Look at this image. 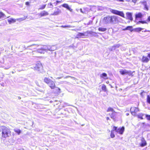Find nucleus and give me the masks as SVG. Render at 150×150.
<instances>
[{"mask_svg": "<svg viewBox=\"0 0 150 150\" xmlns=\"http://www.w3.org/2000/svg\"><path fill=\"white\" fill-rule=\"evenodd\" d=\"M118 16L115 15H108L104 17L103 22L106 25L116 24L118 22Z\"/></svg>", "mask_w": 150, "mask_h": 150, "instance_id": "nucleus-1", "label": "nucleus"}, {"mask_svg": "<svg viewBox=\"0 0 150 150\" xmlns=\"http://www.w3.org/2000/svg\"><path fill=\"white\" fill-rule=\"evenodd\" d=\"M56 49V48L54 46L45 45H43L40 48L38 49L37 50V52L38 53L44 54L45 52H48V51H53L55 50Z\"/></svg>", "mask_w": 150, "mask_h": 150, "instance_id": "nucleus-2", "label": "nucleus"}, {"mask_svg": "<svg viewBox=\"0 0 150 150\" xmlns=\"http://www.w3.org/2000/svg\"><path fill=\"white\" fill-rule=\"evenodd\" d=\"M0 134H1L2 137L6 138L11 135V131L7 127L2 126L0 127Z\"/></svg>", "mask_w": 150, "mask_h": 150, "instance_id": "nucleus-3", "label": "nucleus"}, {"mask_svg": "<svg viewBox=\"0 0 150 150\" xmlns=\"http://www.w3.org/2000/svg\"><path fill=\"white\" fill-rule=\"evenodd\" d=\"M125 130V128L124 127H120L118 128H117V127L114 126L112 129L111 131L110 137L112 138H113L115 137V135L114 134V131H115L116 132L120 134H123Z\"/></svg>", "mask_w": 150, "mask_h": 150, "instance_id": "nucleus-4", "label": "nucleus"}, {"mask_svg": "<svg viewBox=\"0 0 150 150\" xmlns=\"http://www.w3.org/2000/svg\"><path fill=\"white\" fill-rule=\"evenodd\" d=\"M44 81L48 84L50 88L52 89L55 87L54 82L47 77H45L43 79Z\"/></svg>", "mask_w": 150, "mask_h": 150, "instance_id": "nucleus-5", "label": "nucleus"}, {"mask_svg": "<svg viewBox=\"0 0 150 150\" xmlns=\"http://www.w3.org/2000/svg\"><path fill=\"white\" fill-rule=\"evenodd\" d=\"M110 12L113 14L120 16L122 17L125 18L124 14L122 11H120L114 9H111Z\"/></svg>", "mask_w": 150, "mask_h": 150, "instance_id": "nucleus-6", "label": "nucleus"}, {"mask_svg": "<svg viewBox=\"0 0 150 150\" xmlns=\"http://www.w3.org/2000/svg\"><path fill=\"white\" fill-rule=\"evenodd\" d=\"M34 69L38 71L41 72L42 70V67L40 63H38L34 65Z\"/></svg>", "mask_w": 150, "mask_h": 150, "instance_id": "nucleus-7", "label": "nucleus"}, {"mask_svg": "<svg viewBox=\"0 0 150 150\" xmlns=\"http://www.w3.org/2000/svg\"><path fill=\"white\" fill-rule=\"evenodd\" d=\"M120 73L122 75H128L129 76L132 75V72L130 71H127L126 69H121L120 71Z\"/></svg>", "mask_w": 150, "mask_h": 150, "instance_id": "nucleus-8", "label": "nucleus"}, {"mask_svg": "<svg viewBox=\"0 0 150 150\" xmlns=\"http://www.w3.org/2000/svg\"><path fill=\"white\" fill-rule=\"evenodd\" d=\"M110 114L111 118L113 120H115L116 118L118 117V116L121 115L120 112H116L115 111L112 112V113Z\"/></svg>", "mask_w": 150, "mask_h": 150, "instance_id": "nucleus-9", "label": "nucleus"}, {"mask_svg": "<svg viewBox=\"0 0 150 150\" xmlns=\"http://www.w3.org/2000/svg\"><path fill=\"white\" fill-rule=\"evenodd\" d=\"M130 111L132 115H135L139 111V109L138 108L135 107H132L130 109Z\"/></svg>", "mask_w": 150, "mask_h": 150, "instance_id": "nucleus-10", "label": "nucleus"}, {"mask_svg": "<svg viewBox=\"0 0 150 150\" xmlns=\"http://www.w3.org/2000/svg\"><path fill=\"white\" fill-rule=\"evenodd\" d=\"M61 13V11L60 9L58 8H56V10L54 11L53 13L51 14V15L54 16L57 15L60 13Z\"/></svg>", "mask_w": 150, "mask_h": 150, "instance_id": "nucleus-11", "label": "nucleus"}, {"mask_svg": "<svg viewBox=\"0 0 150 150\" xmlns=\"http://www.w3.org/2000/svg\"><path fill=\"white\" fill-rule=\"evenodd\" d=\"M126 15L127 19L131 21L133 20V18L132 17V13L127 12L126 13Z\"/></svg>", "mask_w": 150, "mask_h": 150, "instance_id": "nucleus-12", "label": "nucleus"}, {"mask_svg": "<svg viewBox=\"0 0 150 150\" xmlns=\"http://www.w3.org/2000/svg\"><path fill=\"white\" fill-rule=\"evenodd\" d=\"M49 14V13L47 12L44 11L41 12L39 13V15L40 16V17L46 16Z\"/></svg>", "mask_w": 150, "mask_h": 150, "instance_id": "nucleus-13", "label": "nucleus"}, {"mask_svg": "<svg viewBox=\"0 0 150 150\" xmlns=\"http://www.w3.org/2000/svg\"><path fill=\"white\" fill-rule=\"evenodd\" d=\"M86 36L85 34L83 33H79L77 35L76 38H83Z\"/></svg>", "mask_w": 150, "mask_h": 150, "instance_id": "nucleus-14", "label": "nucleus"}, {"mask_svg": "<svg viewBox=\"0 0 150 150\" xmlns=\"http://www.w3.org/2000/svg\"><path fill=\"white\" fill-rule=\"evenodd\" d=\"M7 21L9 23L11 24L12 23H13L16 22V20L13 18H9L7 20Z\"/></svg>", "mask_w": 150, "mask_h": 150, "instance_id": "nucleus-15", "label": "nucleus"}, {"mask_svg": "<svg viewBox=\"0 0 150 150\" xmlns=\"http://www.w3.org/2000/svg\"><path fill=\"white\" fill-rule=\"evenodd\" d=\"M62 6L63 7L66 8L70 11H71L72 10L69 6L67 4H62Z\"/></svg>", "mask_w": 150, "mask_h": 150, "instance_id": "nucleus-16", "label": "nucleus"}, {"mask_svg": "<svg viewBox=\"0 0 150 150\" xmlns=\"http://www.w3.org/2000/svg\"><path fill=\"white\" fill-rule=\"evenodd\" d=\"M142 61L144 62L147 63L149 61V59L147 57L143 56Z\"/></svg>", "mask_w": 150, "mask_h": 150, "instance_id": "nucleus-17", "label": "nucleus"}, {"mask_svg": "<svg viewBox=\"0 0 150 150\" xmlns=\"http://www.w3.org/2000/svg\"><path fill=\"white\" fill-rule=\"evenodd\" d=\"M142 143L141 144V146L142 147L144 146H146V141L143 138H142L141 139Z\"/></svg>", "mask_w": 150, "mask_h": 150, "instance_id": "nucleus-18", "label": "nucleus"}, {"mask_svg": "<svg viewBox=\"0 0 150 150\" xmlns=\"http://www.w3.org/2000/svg\"><path fill=\"white\" fill-rule=\"evenodd\" d=\"M142 16L143 15L141 13H139L135 14L136 19H137L138 18H142Z\"/></svg>", "mask_w": 150, "mask_h": 150, "instance_id": "nucleus-19", "label": "nucleus"}, {"mask_svg": "<svg viewBox=\"0 0 150 150\" xmlns=\"http://www.w3.org/2000/svg\"><path fill=\"white\" fill-rule=\"evenodd\" d=\"M143 28H135L133 29V31L134 32H139L141 31Z\"/></svg>", "mask_w": 150, "mask_h": 150, "instance_id": "nucleus-20", "label": "nucleus"}, {"mask_svg": "<svg viewBox=\"0 0 150 150\" xmlns=\"http://www.w3.org/2000/svg\"><path fill=\"white\" fill-rule=\"evenodd\" d=\"M132 26H127L125 29H123V30H128L132 32L133 30L132 29Z\"/></svg>", "mask_w": 150, "mask_h": 150, "instance_id": "nucleus-21", "label": "nucleus"}, {"mask_svg": "<svg viewBox=\"0 0 150 150\" xmlns=\"http://www.w3.org/2000/svg\"><path fill=\"white\" fill-rule=\"evenodd\" d=\"M54 89H55V92L56 93H60V92H61L60 89V88H59L57 87H56V86H55V87L54 88Z\"/></svg>", "mask_w": 150, "mask_h": 150, "instance_id": "nucleus-22", "label": "nucleus"}, {"mask_svg": "<svg viewBox=\"0 0 150 150\" xmlns=\"http://www.w3.org/2000/svg\"><path fill=\"white\" fill-rule=\"evenodd\" d=\"M106 28H105L100 27L98 28V30L99 31L104 32L106 30Z\"/></svg>", "mask_w": 150, "mask_h": 150, "instance_id": "nucleus-23", "label": "nucleus"}, {"mask_svg": "<svg viewBox=\"0 0 150 150\" xmlns=\"http://www.w3.org/2000/svg\"><path fill=\"white\" fill-rule=\"evenodd\" d=\"M13 130L15 132L18 133V134H19L21 133V130L19 129L16 128L14 129Z\"/></svg>", "mask_w": 150, "mask_h": 150, "instance_id": "nucleus-24", "label": "nucleus"}, {"mask_svg": "<svg viewBox=\"0 0 150 150\" xmlns=\"http://www.w3.org/2000/svg\"><path fill=\"white\" fill-rule=\"evenodd\" d=\"M101 89L103 91L105 92H106L107 91L106 86L104 84H103L102 85L101 87Z\"/></svg>", "mask_w": 150, "mask_h": 150, "instance_id": "nucleus-25", "label": "nucleus"}, {"mask_svg": "<svg viewBox=\"0 0 150 150\" xmlns=\"http://www.w3.org/2000/svg\"><path fill=\"white\" fill-rule=\"evenodd\" d=\"M120 45L119 44H118L115 45L114 46H113L112 47V50H115L116 48H118L120 46Z\"/></svg>", "mask_w": 150, "mask_h": 150, "instance_id": "nucleus-26", "label": "nucleus"}, {"mask_svg": "<svg viewBox=\"0 0 150 150\" xmlns=\"http://www.w3.org/2000/svg\"><path fill=\"white\" fill-rule=\"evenodd\" d=\"M62 28H70V27H74V26H71L70 25H62L61 26Z\"/></svg>", "mask_w": 150, "mask_h": 150, "instance_id": "nucleus-27", "label": "nucleus"}, {"mask_svg": "<svg viewBox=\"0 0 150 150\" xmlns=\"http://www.w3.org/2000/svg\"><path fill=\"white\" fill-rule=\"evenodd\" d=\"M107 112H114L115 111L111 107H109L108 108V110H107Z\"/></svg>", "mask_w": 150, "mask_h": 150, "instance_id": "nucleus-28", "label": "nucleus"}, {"mask_svg": "<svg viewBox=\"0 0 150 150\" xmlns=\"http://www.w3.org/2000/svg\"><path fill=\"white\" fill-rule=\"evenodd\" d=\"M140 23L142 24L146 23H147L145 21H139L137 23V24H139Z\"/></svg>", "mask_w": 150, "mask_h": 150, "instance_id": "nucleus-29", "label": "nucleus"}, {"mask_svg": "<svg viewBox=\"0 0 150 150\" xmlns=\"http://www.w3.org/2000/svg\"><path fill=\"white\" fill-rule=\"evenodd\" d=\"M25 18H17L16 19V21H19V22H21L22 21H23L25 19Z\"/></svg>", "mask_w": 150, "mask_h": 150, "instance_id": "nucleus-30", "label": "nucleus"}, {"mask_svg": "<svg viewBox=\"0 0 150 150\" xmlns=\"http://www.w3.org/2000/svg\"><path fill=\"white\" fill-rule=\"evenodd\" d=\"M100 76L102 78H104L107 76V74L106 73H104L101 74Z\"/></svg>", "mask_w": 150, "mask_h": 150, "instance_id": "nucleus-31", "label": "nucleus"}, {"mask_svg": "<svg viewBox=\"0 0 150 150\" xmlns=\"http://www.w3.org/2000/svg\"><path fill=\"white\" fill-rule=\"evenodd\" d=\"M147 102L150 104V96L149 95H148L147 97Z\"/></svg>", "mask_w": 150, "mask_h": 150, "instance_id": "nucleus-32", "label": "nucleus"}, {"mask_svg": "<svg viewBox=\"0 0 150 150\" xmlns=\"http://www.w3.org/2000/svg\"><path fill=\"white\" fill-rule=\"evenodd\" d=\"M143 116V114L142 113L139 114L138 115V117L139 118H141V119H143L142 116Z\"/></svg>", "mask_w": 150, "mask_h": 150, "instance_id": "nucleus-33", "label": "nucleus"}, {"mask_svg": "<svg viewBox=\"0 0 150 150\" xmlns=\"http://www.w3.org/2000/svg\"><path fill=\"white\" fill-rule=\"evenodd\" d=\"M4 16V14L2 12H0V18L3 17Z\"/></svg>", "mask_w": 150, "mask_h": 150, "instance_id": "nucleus-34", "label": "nucleus"}, {"mask_svg": "<svg viewBox=\"0 0 150 150\" xmlns=\"http://www.w3.org/2000/svg\"><path fill=\"white\" fill-rule=\"evenodd\" d=\"M46 6V5H44L41 6V7L39 8L40 9H43L45 8Z\"/></svg>", "mask_w": 150, "mask_h": 150, "instance_id": "nucleus-35", "label": "nucleus"}, {"mask_svg": "<svg viewBox=\"0 0 150 150\" xmlns=\"http://www.w3.org/2000/svg\"><path fill=\"white\" fill-rule=\"evenodd\" d=\"M146 117L147 118V119L148 120H150V115H146Z\"/></svg>", "mask_w": 150, "mask_h": 150, "instance_id": "nucleus-36", "label": "nucleus"}, {"mask_svg": "<svg viewBox=\"0 0 150 150\" xmlns=\"http://www.w3.org/2000/svg\"><path fill=\"white\" fill-rule=\"evenodd\" d=\"M11 67V66L10 65L8 66L7 67H4V68L5 69H9Z\"/></svg>", "mask_w": 150, "mask_h": 150, "instance_id": "nucleus-37", "label": "nucleus"}, {"mask_svg": "<svg viewBox=\"0 0 150 150\" xmlns=\"http://www.w3.org/2000/svg\"><path fill=\"white\" fill-rule=\"evenodd\" d=\"M48 5L51 6H50L49 7L50 8H52L53 6V5H52V3H49L48 4Z\"/></svg>", "mask_w": 150, "mask_h": 150, "instance_id": "nucleus-38", "label": "nucleus"}, {"mask_svg": "<svg viewBox=\"0 0 150 150\" xmlns=\"http://www.w3.org/2000/svg\"><path fill=\"white\" fill-rule=\"evenodd\" d=\"M37 51H33L32 52V53L33 54V55L35 53H37Z\"/></svg>", "mask_w": 150, "mask_h": 150, "instance_id": "nucleus-39", "label": "nucleus"}, {"mask_svg": "<svg viewBox=\"0 0 150 150\" xmlns=\"http://www.w3.org/2000/svg\"><path fill=\"white\" fill-rule=\"evenodd\" d=\"M36 45H37L33 44L29 46V47H32V46H36Z\"/></svg>", "mask_w": 150, "mask_h": 150, "instance_id": "nucleus-40", "label": "nucleus"}, {"mask_svg": "<svg viewBox=\"0 0 150 150\" xmlns=\"http://www.w3.org/2000/svg\"><path fill=\"white\" fill-rule=\"evenodd\" d=\"M25 4L26 5H29V2H27L25 3Z\"/></svg>", "mask_w": 150, "mask_h": 150, "instance_id": "nucleus-41", "label": "nucleus"}, {"mask_svg": "<svg viewBox=\"0 0 150 150\" xmlns=\"http://www.w3.org/2000/svg\"><path fill=\"white\" fill-rule=\"evenodd\" d=\"M60 2H61V1H56V3H56V5H57V4L58 3H60Z\"/></svg>", "mask_w": 150, "mask_h": 150, "instance_id": "nucleus-42", "label": "nucleus"}, {"mask_svg": "<svg viewBox=\"0 0 150 150\" xmlns=\"http://www.w3.org/2000/svg\"><path fill=\"white\" fill-rule=\"evenodd\" d=\"M148 20L149 21H150V16L148 17Z\"/></svg>", "mask_w": 150, "mask_h": 150, "instance_id": "nucleus-43", "label": "nucleus"}, {"mask_svg": "<svg viewBox=\"0 0 150 150\" xmlns=\"http://www.w3.org/2000/svg\"><path fill=\"white\" fill-rule=\"evenodd\" d=\"M147 57H149L150 59V53H149L148 54Z\"/></svg>", "mask_w": 150, "mask_h": 150, "instance_id": "nucleus-44", "label": "nucleus"}, {"mask_svg": "<svg viewBox=\"0 0 150 150\" xmlns=\"http://www.w3.org/2000/svg\"><path fill=\"white\" fill-rule=\"evenodd\" d=\"M117 1H121V2H123L124 0H117Z\"/></svg>", "mask_w": 150, "mask_h": 150, "instance_id": "nucleus-45", "label": "nucleus"}, {"mask_svg": "<svg viewBox=\"0 0 150 150\" xmlns=\"http://www.w3.org/2000/svg\"><path fill=\"white\" fill-rule=\"evenodd\" d=\"M69 77H71L70 76H67L66 77H65V78H68Z\"/></svg>", "mask_w": 150, "mask_h": 150, "instance_id": "nucleus-46", "label": "nucleus"}, {"mask_svg": "<svg viewBox=\"0 0 150 150\" xmlns=\"http://www.w3.org/2000/svg\"><path fill=\"white\" fill-rule=\"evenodd\" d=\"M80 11H81V12H82V13H83V11H82V9L81 8V9H80Z\"/></svg>", "mask_w": 150, "mask_h": 150, "instance_id": "nucleus-47", "label": "nucleus"}, {"mask_svg": "<svg viewBox=\"0 0 150 150\" xmlns=\"http://www.w3.org/2000/svg\"><path fill=\"white\" fill-rule=\"evenodd\" d=\"M126 115L127 116H128V115H129V113H126Z\"/></svg>", "mask_w": 150, "mask_h": 150, "instance_id": "nucleus-48", "label": "nucleus"}, {"mask_svg": "<svg viewBox=\"0 0 150 150\" xmlns=\"http://www.w3.org/2000/svg\"><path fill=\"white\" fill-rule=\"evenodd\" d=\"M106 119L107 120H108L109 119V118L108 117H107L106 118Z\"/></svg>", "mask_w": 150, "mask_h": 150, "instance_id": "nucleus-49", "label": "nucleus"}, {"mask_svg": "<svg viewBox=\"0 0 150 150\" xmlns=\"http://www.w3.org/2000/svg\"><path fill=\"white\" fill-rule=\"evenodd\" d=\"M147 31H148L146 30H145L144 31V32H147Z\"/></svg>", "mask_w": 150, "mask_h": 150, "instance_id": "nucleus-50", "label": "nucleus"}, {"mask_svg": "<svg viewBox=\"0 0 150 150\" xmlns=\"http://www.w3.org/2000/svg\"><path fill=\"white\" fill-rule=\"evenodd\" d=\"M15 72H14V71H12V74H14V73H15Z\"/></svg>", "mask_w": 150, "mask_h": 150, "instance_id": "nucleus-51", "label": "nucleus"}, {"mask_svg": "<svg viewBox=\"0 0 150 150\" xmlns=\"http://www.w3.org/2000/svg\"><path fill=\"white\" fill-rule=\"evenodd\" d=\"M126 1H129L130 0H125Z\"/></svg>", "mask_w": 150, "mask_h": 150, "instance_id": "nucleus-52", "label": "nucleus"}, {"mask_svg": "<svg viewBox=\"0 0 150 150\" xmlns=\"http://www.w3.org/2000/svg\"><path fill=\"white\" fill-rule=\"evenodd\" d=\"M18 98L19 99H20L21 98L20 97H18Z\"/></svg>", "mask_w": 150, "mask_h": 150, "instance_id": "nucleus-53", "label": "nucleus"}, {"mask_svg": "<svg viewBox=\"0 0 150 150\" xmlns=\"http://www.w3.org/2000/svg\"><path fill=\"white\" fill-rule=\"evenodd\" d=\"M61 77H58V78H57V79H61Z\"/></svg>", "mask_w": 150, "mask_h": 150, "instance_id": "nucleus-54", "label": "nucleus"}]
</instances>
